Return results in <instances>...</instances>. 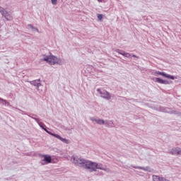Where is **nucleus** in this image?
<instances>
[{"label":"nucleus","mask_w":181,"mask_h":181,"mask_svg":"<svg viewBox=\"0 0 181 181\" xmlns=\"http://www.w3.org/2000/svg\"><path fill=\"white\" fill-rule=\"evenodd\" d=\"M30 83L32 86L37 87V88H39V87H40V86H42V84L40 83V79H37V80L30 81Z\"/></svg>","instance_id":"1a4fd4ad"},{"label":"nucleus","mask_w":181,"mask_h":181,"mask_svg":"<svg viewBox=\"0 0 181 181\" xmlns=\"http://www.w3.org/2000/svg\"><path fill=\"white\" fill-rule=\"evenodd\" d=\"M32 119H35V121H36V122L38 124V125L40 127V128H42V129H45V128L46 127V125L43 124V123H40L38 118L32 117Z\"/></svg>","instance_id":"4468645a"},{"label":"nucleus","mask_w":181,"mask_h":181,"mask_svg":"<svg viewBox=\"0 0 181 181\" xmlns=\"http://www.w3.org/2000/svg\"><path fill=\"white\" fill-rule=\"evenodd\" d=\"M156 83H158L159 84H170V82L168 81H165L163 79H161L160 78H156Z\"/></svg>","instance_id":"9b49d317"},{"label":"nucleus","mask_w":181,"mask_h":181,"mask_svg":"<svg viewBox=\"0 0 181 181\" xmlns=\"http://www.w3.org/2000/svg\"><path fill=\"white\" fill-rule=\"evenodd\" d=\"M0 104L3 105H6V100L0 98Z\"/></svg>","instance_id":"6ab92c4d"},{"label":"nucleus","mask_w":181,"mask_h":181,"mask_svg":"<svg viewBox=\"0 0 181 181\" xmlns=\"http://www.w3.org/2000/svg\"><path fill=\"white\" fill-rule=\"evenodd\" d=\"M179 147L173 148L171 151H169L170 155H179Z\"/></svg>","instance_id":"f8f14e48"},{"label":"nucleus","mask_w":181,"mask_h":181,"mask_svg":"<svg viewBox=\"0 0 181 181\" xmlns=\"http://www.w3.org/2000/svg\"><path fill=\"white\" fill-rule=\"evenodd\" d=\"M47 134H49V135H52V136H54V138H57V136H59V134L52 133L51 132H47Z\"/></svg>","instance_id":"4be33fe9"},{"label":"nucleus","mask_w":181,"mask_h":181,"mask_svg":"<svg viewBox=\"0 0 181 181\" xmlns=\"http://www.w3.org/2000/svg\"><path fill=\"white\" fill-rule=\"evenodd\" d=\"M97 169H100V170H105V168L101 167L100 165H98V163H97L96 168H95V171L97 170Z\"/></svg>","instance_id":"aec40b11"},{"label":"nucleus","mask_w":181,"mask_h":181,"mask_svg":"<svg viewBox=\"0 0 181 181\" xmlns=\"http://www.w3.org/2000/svg\"><path fill=\"white\" fill-rule=\"evenodd\" d=\"M99 2H103V0H98Z\"/></svg>","instance_id":"c756f323"},{"label":"nucleus","mask_w":181,"mask_h":181,"mask_svg":"<svg viewBox=\"0 0 181 181\" xmlns=\"http://www.w3.org/2000/svg\"><path fill=\"white\" fill-rule=\"evenodd\" d=\"M43 160L40 161L41 165H47V163H52V156L49 155H42Z\"/></svg>","instance_id":"423d86ee"},{"label":"nucleus","mask_w":181,"mask_h":181,"mask_svg":"<svg viewBox=\"0 0 181 181\" xmlns=\"http://www.w3.org/2000/svg\"><path fill=\"white\" fill-rule=\"evenodd\" d=\"M134 169H141V170H145L146 172L149 171V167H141V166H134Z\"/></svg>","instance_id":"f3484780"},{"label":"nucleus","mask_w":181,"mask_h":181,"mask_svg":"<svg viewBox=\"0 0 181 181\" xmlns=\"http://www.w3.org/2000/svg\"><path fill=\"white\" fill-rule=\"evenodd\" d=\"M156 74H158L159 76H162L163 77H165V78H170V80H175V76L172 75H169L165 72H160L157 71L155 72Z\"/></svg>","instance_id":"0eeeda50"},{"label":"nucleus","mask_w":181,"mask_h":181,"mask_svg":"<svg viewBox=\"0 0 181 181\" xmlns=\"http://www.w3.org/2000/svg\"><path fill=\"white\" fill-rule=\"evenodd\" d=\"M178 152H179V155H181V148H179Z\"/></svg>","instance_id":"bb28decb"},{"label":"nucleus","mask_w":181,"mask_h":181,"mask_svg":"<svg viewBox=\"0 0 181 181\" xmlns=\"http://www.w3.org/2000/svg\"><path fill=\"white\" fill-rule=\"evenodd\" d=\"M6 12V11H5V8H4V7L2 6H0V13H1V15L3 16Z\"/></svg>","instance_id":"412c9836"},{"label":"nucleus","mask_w":181,"mask_h":181,"mask_svg":"<svg viewBox=\"0 0 181 181\" xmlns=\"http://www.w3.org/2000/svg\"><path fill=\"white\" fill-rule=\"evenodd\" d=\"M98 19H99V21H102L103 20V14H98Z\"/></svg>","instance_id":"5701e85b"},{"label":"nucleus","mask_w":181,"mask_h":181,"mask_svg":"<svg viewBox=\"0 0 181 181\" xmlns=\"http://www.w3.org/2000/svg\"><path fill=\"white\" fill-rule=\"evenodd\" d=\"M40 61L46 62L49 64H51V66H53L54 64H62V59L53 55H44V58L41 59Z\"/></svg>","instance_id":"7ed1b4c3"},{"label":"nucleus","mask_w":181,"mask_h":181,"mask_svg":"<svg viewBox=\"0 0 181 181\" xmlns=\"http://www.w3.org/2000/svg\"><path fill=\"white\" fill-rule=\"evenodd\" d=\"M90 119L93 122H96V124H98V125H105V121H104V119H97V118H94V117H90Z\"/></svg>","instance_id":"6e6552de"},{"label":"nucleus","mask_w":181,"mask_h":181,"mask_svg":"<svg viewBox=\"0 0 181 181\" xmlns=\"http://www.w3.org/2000/svg\"><path fill=\"white\" fill-rule=\"evenodd\" d=\"M28 28H30L32 29L33 32H39V29L33 26L31 24L28 25Z\"/></svg>","instance_id":"a211bd4d"},{"label":"nucleus","mask_w":181,"mask_h":181,"mask_svg":"<svg viewBox=\"0 0 181 181\" xmlns=\"http://www.w3.org/2000/svg\"><path fill=\"white\" fill-rule=\"evenodd\" d=\"M115 52H116L117 53H119V54H122V56H124V57H127V59H129L131 56L132 57H136V59H139V57L134 54H129L128 52H126L125 51H122L119 49H115Z\"/></svg>","instance_id":"20e7f679"},{"label":"nucleus","mask_w":181,"mask_h":181,"mask_svg":"<svg viewBox=\"0 0 181 181\" xmlns=\"http://www.w3.org/2000/svg\"><path fill=\"white\" fill-rule=\"evenodd\" d=\"M7 107H12V105H11V103H9L7 100H6V105Z\"/></svg>","instance_id":"393cba45"},{"label":"nucleus","mask_w":181,"mask_h":181,"mask_svg":"<svg viewBox=\"0 0 181 181\" xmlns=\"http://www.w3.org/2000/svg\"><path fill=\"white\" fill-rule=\"evenodd\" d=\"M105 125H107V127H110V128H113L114 122H112V120H107L105 122Z\"/></svg>","instance_id":"2eb2a0df"},{"label":"nucleus","mask_w":181,"mask_h":181,"mask_svg":"<svg viewBox=\"0 0 181 181\" xmlns=\"http://www.w3.org/2000/svg\"><path fill=\"white\" fill-rule=\"evenodd\" d=\"M71 160L72 163H74L76 166L83 168L88 170L90 172H95V168H97V163L87 160L81 157L72 156Z\"/></svg>","instance_id":"f257e3e1"},{"label":"nucleus","mask_w":181,"mask_h":181,"mask_svg":"<svg viewBox=\"0 0 181 181\" xmlns=\"http://www.w3.org/2000/svg\"><path fill=\"white\" fill-rule=\"evenodd\" d=\"M2 16H4L6 21H12V19H13L12 14L8 11H6Z\"/></svg>","instance_id":"9d476101"},{"label":"nucleus","mask_w":181,"mask_h":181,"mask_svg":"<svg viewBox=\"0 0 181 181\" xmlns=\"http://www.w3.org/2000/svg\"><path fill=\"white\" fill-rule=\"evenodd\" d=\"M152 179H153V181H162V179H164V177H160L159 175H153Z\"/></svg>","instance_id":"dca6fc26"},{"label":"nucleus","mask_w":181,"mask_h":181,"mask_svg":"<svg viewBox=\"0 0 181 181\" xmlns=\"http://www.w3.org/2000/svg\"><path fill=\"white\" fill-rule=\"evenodd\" d=\"M52 5H57V0H51Z\"/></svg>","instance_id":"b1692460"},{"label":"nucleus","mask_w":181,"mask_h":181,"mask_svg":"<svg viewBox=\"0 0 181 181\" xmlns=\"http://www.w3.org/2000/svg\"><path fill=\"white\" fill-rule=\"evenodd\" d=\"M28 117H30V118H32V117L34 118L33 116H30V115H28Z\"/></svg>","instance_id":"cd10ccee"},{"label":"nucleus","mask_w":181,"mask_h":181,"mask_svg":"<svg viewBox=\"0 0 181 181\" xmlns=\"http://www.w3.org/2000/svg\"><path fill=\"white\" fill-rule=\"evenodd\" d=\"M44 131H45V132H47H47H49V130H47V129H46V127L44 128Z\"/></svg>","instance_id":"a878e982"},{"label":"nucleus","mask_w":181,"mask_h":181,"mask_svg":"<svg viewBox=\"0 0 181 181\" xmlns=\"http://www.w3.org/2000/svg\"><path fill=\"white\" fill-rule=\"evenodd\" d=\"M57 139H59V141H62V142H64V144H70V140L67 139L62 138L60 136V135L56 136Z\"/></svg>","instance_id":"ddd939ff"},{"label":"nucleus","mask_w":181,"mask_h":181,"mask_svg":"<svg viewBox=\"0 0 181 181\" xmlns=\"http://www.w3.org/2000/svg\"><path fill=\"white\" fill-rule=\"evenodd\" d=\"M32 115H33V117H36V115H35V114H33Z\"/></svg>","instance_id":"c85d7f7f"},{"label":"nucleus","mask_w":181,"mask_h":181,"mask_svg":"<svg viewBox=\"0 0 181 181\" xmlns=\"http://www.w3.org/2000/svg\"><path fill=\"white\" fill-rule=\"evenodd\" d=\"M97 91L100 94L103 98H105V100H110L111 98V95L107 90H101V89L98 88L97 89Z\"/></svg>","instance_id":"39448f33"},{"label":"nucleus","mask_w":181,"mask_h":181,"mask_svg":"<svg viewBox=\"0 0 181 181\" xmlns=\"http://www.w3.org/2000/svg\"><path fill=\"white\" fill-rule=\"evenodd\" d=\"M156 111H159L160 112H165L167 114H173L174 115H178V117L181 116V112L180 111L176 110L175 108L162 107V106H154L153 107Z\"/></svg>","instance_id":"f03ea898"}]
</instances>
